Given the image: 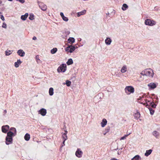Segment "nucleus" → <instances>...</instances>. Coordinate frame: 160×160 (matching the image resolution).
Listing matches in <instances>:
<instances>
[{
    "label": "nucleus",
    "instance_id": "nucleus-1",
    "mask_svg": "<svg viewBox=\"0 0 160 160\" xmlns=\"http://www.w3.org/2000/svg\"><path fill=\"white\" fill-rule=\"evenodd\" d=\"M16 135L13 133V132L9 131L7 132V136L5 138V143L6 144L8 145L12 143L13 137Z\"/></svg>",
    "mask_w": 160,
    "mask_h": 160
},
{
    "label": "nucleus",
    "instance_id": "nucleus-2",
    "mask_svg": "<svg viewBox=\"0 0 160 160\" xmlns=\"http://www.w3.org/2000/svg\"><path fill=\"white\" fill-rule=\"evenodd\" d=\"M76 45L77 44H76L75 45H68L65 48V50L67 52L72 53L76 49L78 48Z\"/></svg>",
    "mask_w": 160,
    "mask_h": 160
},
{
    "label": "nucleus",
    "instance_id": "nucleus-3",
    "mask_svg": "<svg viewBox=\"0 0 160 160\" xmlns=\"http://www.w3.org/2000/svg\"><path fill=\"white\" fill-rule=\"evenodd\" d=\"M125 92L127 94H129L131 93L134 92V88L131 86H127L125 89Z\"/></svg>",
    "mask_w": 160,
    "mask_h": 160
},
{
    "label": "nucleus",
    "instance_id": "nucleus-4",
    "mask_svg": "<svg viewBox=\"0 0 160 160\" xmlns=\"http://www.w3.org/2000/svg\"><path fill=\"white\" fill-rule=\"evenodd\" d=\"M67 66L65 64H62L58 68L57 71L58 72H64L66 70Z\"/></svg>",
    "mask_w": 160,
    "mask_h": 160
},
{
    "label": "nucleus",
    "instance_id": "nucleus-5",
    "mask_svg": "<svg viewBox=\"0 0 160 160\" xmlns=\"http://www.w3.org/2000/svg\"><path fill=\"white\" fill-rule=\"evenodd\" d=\"M144 23L146 25L150 26H152L156 24V22L155 21L150 19H146L145 20Z\"/></svg>",
    "mask_w": 160,
    "mask_h": 160
},
{
    "label": "nucleus",
    "instance_id": "nucleus-6",
    "mask_svg": "<svg viewBox=\"0 0 160 160\" xmlns=\"http://www.w3.org/2000/svg\"><path fill=\"white\" fill-rule=\"evenodd\" d=\"M145 71L146 76L151 77H153L154 73L152 69L151 68L147 69L145 70Z\"/></svg>",
    "mask_w": 160,
    "mask_h": 160
},
{
    "label": "nucleus",
    "instance_id": "nucleus-7",
    "mask_svg": "<svg viewBox=\"0 0 160 160\" xmlns=\"http://www.w3.org/2000/svg\"><path fill=\"white\" fill-rule=\"evenodd\" d=\"M82 152L80 148H78L75 152L76 156L78 158H81L82 157Z\"/></svg>",
    "mask_w": 160,
    "mask_h": 160
},
{
    "label": "nucleus",
    "instance_id": "nucleus-8",
    "mask_svg": "<svg viewBox=\"0 0 160 160\" xmlns=\"http://www.w3.org/2000/svg\"><path fill=\"white\" fill-rule=\"evenodd\" d=\"M9 127L8 125L3 126L2 127V132L5 133L7 132L8 131L9 129Z\"/></svg>",
    "mask_w": 160,
    "mask_h": 160
},
{
    "label": "nucleus",
    "instance_id": "nucleus-9",
    "mask_svg": "<svg viewBox=\"0 0 160 160\" xmlns=\"http://www.w3.org/2000/svg\"><path fill=\"white\" fill-rule=\"evenodd\" d=\"M158 84L154 82H151L148 84V86L150 89H152L156 88Z\"/></svg>",
    "mask_w": 160,
    "mask_h": 160
},
{
    "label": "nucleus",
    "instance_id": "nucleus-10",
    "mask_svg": "<svg viewBox=\"0 0 160 160\" xmlns=\"http://www.w3.org/2000/svg\"><path fill=\"white\" fill-rule=\"evenodd\" d=\"M39 6L41 9L43 11H45L47 10V6L43 3L41 2L39 4Z\"/></svg>",
    "mask_w": 160,
    "mask_h": 160
},
{
    "label": "nucleus",
    "instance_id": "nucleus-11",
    "mask_svg": "<svg viewBox=\"0 0 160 160\" xmlns=\"http://www.w3.org/2000/svg\"><path fill=\"white\" fill-rule=\"evenodd\" d=\"M38 113L42 116H44L47 113L46 110L44 108H42L38 111Z\"/></svg>",
    "mask_w": 160,
    "mask_h": 160
},
{
    "label": "nucleus",
    "instance_id": "nucleus-12",
    "mask_svg": "<svg viewBox=\"0 0 160 160\" xmlns=\"http://www.w3.org/2000/svg\"><path fill=\"white\" fill-rule=\"evenodd\" d=\"M17 53L18 55L21 57H23L25 54L23 50L21 49H19L18 50Z\"/></svg>",
    "mask_w": 160,
    "mask_h": 160
},
{
    "label": "nucleus",
    "instance_id": "nucleus-13",
    "mask_svg": "<svg viewBox=\"0 0 160 160\" xmlns=\"http://www.w3.org/2000/svg\"><path fill=\"white\" fill-rule=\"evenodd\" d=\"M107 120L105 118L102 119V122L101 123V124L102 127H104L107 124Z\"/></svg>",
    "mask_w": 160,
    "mask_h": 160
},
{
    "label": "nucleus",
    "instance_id": "nucleus-14",
    "mask_svg": "<svg viewBox=\"0 0 160 160\" xmlns=\"http://www.w3.org/2000/svg\"><path fill=\"white\" fill-rule=\"evenodd\" d=\"M112 40L109 37H107L105 40V43L107 45H109L111 44Z\"/></svg>",
    "mask_w": 160,
    "mask_h": 160
},
{
    "label": "nucleus",
    "instance_id": "nucleus-15",
    "mask_svg": "<svg viewBox=\"0 0 160 160\" xmlns=\"http://www.w3.org/2000/svg\"><path fill=\"white\" fill-rule=\"evenodd\" d=\"M22 62L20 59L18 60L17 62L14 63V66L16 68H18L19 67V65L22 63Z\"/></svg>",
    "mask_w": 160,
    "mask_h": 160
},
{
    "label": "nucleus",
    "instance_id": "nucleus-16",
    "mask_svg": "<svg viewBox=\"0 0 160 160\" xmlns=\"http://www.w3.org/2000/svg\"><path fill=\"white\" fill-rule=\"evenodd\" d=\"M68 42L70 44H72L75 42V39L74 38L70 37L68 40Z\"/></svg>",
    "mask_w": 160,
    "mask_h": 160
},
{
    "label": "nucleus",
    "instance_id": "nucleus-17",
    "mask_svg": "<svg viewBox=\"0 0 160 160\" xmlns=\"http://www.w3.org/2000/svg\"><path fill=\"white\" fill-rule=\"evenodd\" d=\"M133 115L136 119L138 120L140 117V114L139 112L137 111L136 113L134 114Z\"/></svg>",
    "mask_w": 160,
    "mask_h": 160
},
{
    "label": "nucleus",
    "instance_id": "nucleus-18",
    "mask_svg": "<svg viewBox=\"0 0 160 160\" xmlns=\"http://www.w3.org/2000/svg\"><path fill=\"white\" fill-rule=\"evenodd\" d=\"M86 11L85 10H84L80 12H78L77 13V16L78 17L82 15H83L86 13Z\"/></svg>",
    "mask_w": 160,
    "mask_h": 160
},
{
    "label": "nucleus",
    "instance_id": "nucleus-19",
    "mask_svg": "<svg viewBox=\"0 0 160 160\" xmlns=\"http://www.w3.org/2000/svg\"><path fill=\"white\" fill-rule=\"evenodd\" d=\"M28 15V13H26L24 15H22L21 17V18L23 21L25 20Z\"/></svg>",
    "mask_w": 160,
    "mask_h": 160
},
{
    "label": "nucleus",
    "instance_id": "nucleus-20",
    "mask_svg": "<svg viewBox=\"0 0 160 160\" xmlns=\"http://www.w3.org/2000/svg\"><path fill=\"white\" fill-rule=\"evenodd\" d=\"M152 135L155 136L156 138H158L159 135V133L156 131H154L152 132Z\"/></svg>",
    "mask_w": 160,
    "mask_h": 160
},
{
    "label": "nucleus",
    "instance_id": "nucleus-21",
    "mask_svg": "<svg viewBox=\"0 0 160 160\" xmlns=\"http://www.w3.org/2000/svg\"><path fill=\"white\" fill-rule=\"evenodd\" d=\"M152 151V150L151 149L146 150L145 153V155L146 157L148 156L151 153Z\"/></svg>",
    "mask_w": 160,
    "mask_h": 160
},
{
    "label": "nucleus",
    "instance_id": "nucleus-22",
    "mask_svg": "<svg viewBox=\"0 0 160 160\" xmlns=\"http://www.w3.org/2000/svg\"><path fill=\"white\" fill-rule=\"evenodd\" d=\"M150 107L151 106L153 108H155L157 106L156 104H155L154 100H153L150 103Z\"/></svg>",
    "mask_w": 160,
    "mask_h": 160
},
{
    "label": "nucleus",
    "instance_id": "nucleus-23",
    "mask_svg": "<svg viewBox=\"0 0 160 160\" xmlns=\"http://www.w3.org/2000/svg\"><path fill=\"white\" fill-rule=\"evenodd\" d=\"M140 159H141L140 156L138 155H137L132 158L131 160H139Z\"/></svg>",
    "mask_w": 160,
    "mask_h": 160
},
{
    "label": "nucleus",
    "instance_id": "nucleus-24",
    "mask_svg": "<svg viewBox=\"0 0 160 160\" xmlns=\"http://www.w3.org/2000/svg\"><path fill=\"white\" fill-rule=\"evenodd\" d=\"M30 135L29 134H28V133H27L25 134L24 137V138L25 140L27 141H28L30 139Z\"/></svg>",
    "mask_w": 160,
    "mask_h": 160
},
{
    "label": "nucleus",
    "instance_id": "nucleus-25",
    "mask_svg": "<svg viewBox=\"0 0 160 160\" xmlns=\"http://www.w3.org/2000/svg\"><path fill=\"white\" fill-rule=\"evenodd\" d=\"M68 65H70L73 63V61L72 58H69L66 62Z\"/></svg>",
    "mask_w": 160,
    "mask_h": 160
},
{
    "label": "nucleus",
    "instance_id": "nucleus-26",
    "mask_svg": "<svg viewBox=\"0 0 160 160\" xmlns=\"http://www.w3.org/2000/svg\"><path fill=\"white\" fill-rule=\"evenodd\" d=\"M128 8V6L125 3H124L123 4L122 9L123 11H125Z\"/></svg>",
    "mask_w": 160,
    "mask_h": 160
},
{
    "label": "nucleus",
    "instance_id": "nucleus-27",
    "mask_svg": "<svg viewBox=\"0 0 160 160\" xmlns=\"http://www.w3.org/2000/svg\"><path fill=\"white\" fill-rule=\"evenodd\" d=\"M9 131H11L13 132V133L14 134H17V131L15 128L14 127H11L9 129Z\"/></svg>",
    "mask_w": 160,
    "mask_h": 160
},
{
    "label": "nucleus",
    "instance_id": "nucleus-28",
    "mask_svg": "<svg viewBox=\"0 0 160 160\" xmlns=\"http://www.w3.org/2000/svg\"><path fill=\"white\" fill-rule=\"evenodd\" d=\"M127 71V67L126 66H124L122 68L121 72L122 73H124L126 72Z\"/></svg>",
    "mask_w": 160,
    "mask_h": 160
},
{
    "label": "nucleus",
    "instance_id": "nucleus-29",
    "mask_svg": "<svg viewBox=\"0 0 160 160\" xmlns=\"http://www.w3.org/2000/svg\"><path fill=\"white\" fill-rule=\"evenodd\" d=\"M49 93L50 96H52L53 94V89L52 88H49Z\"/></svg>",
    "mask_w": 160,
    "mask_h": 160
},
{
    "label": "nucleus",
    "instance_id": "nucleus-30",
    "mask_svg": "<svg viewBox=\"0 0 160 160\" xmlns=\"http://www.w3.org/2000/svg\"><path fill=\"white\" fill-rule=\"evenodd\" d=\"M58 49L57 48H53L51 50V52L52 54H53L55 53L57 51Z\"/></svg>",
    "mask_w": 160,
    "mask_h": 160
},
{
    "label": "nucleus",
    "instance_id": "nucleus-31",
    "mask_svg": "<svg viewBox=\"0 0 160 160\" xmlns=\"http://www.w3.org/2000/svg\"><path fill=\"white\" fill-rule=\"evenodd\" d=\"M148 108L149 109L151 115H153L155 111L150 107H149V108Z\"/></svg>",
    "mask_w": 160,
    "mask_h": 160
},
{
    "label": "nucleus",
    "instance_id": "nucleus-32",
    "mask_svg": "<svg viewBox=\"0 0 160 160\" xmlns=\"http://www.w3.org/2000/svg\"><path fill=\"white\" fill-rule=\"evenodd\" d=\"M29 19L31 20H32L34 19V15L33 14L30 13V14Z\"/></svg>",
    "mask_w": 160,
    "mask_h": 160
},
{
    "label": "nucleus",
    "instance_id": "nucleus-33",
    "mask_svg": "<svg viewBox=\"0 0 160 160\" xmlns=\"http://www.w3.org/2000/svg\"><path fill=\"white\" fill-rule=\"evenodd\" d=\"M12 53V52L10 50L6 51H5V54L6 56H9Z\"/></svg>",
    "mask_w": 160,
    "mask_h": 160
},
{
    "label": "nucleus",
    "instance_id": "nucleus-34",
    "mask_svg": "<svg viewBox=\"0 0 160 160\" xmlns=\"http://www.w3.org/2000/svg\"><path fill=\"white\" fill-rule=\"evenodd\" d=\"M131 133H129L128 134H126L124 136L120 138V140H124L126 139V138Z\"/></svg>",
    "mask_w": 160,
    "mask_h": 160
},
{
    "label": "nucleus",
    "instance_id": "nucleus-35",
    "mask_svg": "<svg viewBox=\"0 0 160 160\" xmlns=\"http://www.w3.org/2000/svg\"><path fill=\"white\" fill-rule=\"evenodd\" d=\"M65 84L68 87H69L71 84V82L68 80H67Z\"/></svg>",
    "mask_w": 160,
    "mask_h": 160
},
{
    "label": "nucleus",
    "instance_id": "nucleus-36",
    "mask_svg": "<svg viewBox=\"0 0 160 160\" xmlns=\"http://www.w3.org/2000/svg\"><path fill=\"white\" fill-rule=\"evenodd\" d=\"M70 32L69 31H65L64 33V35L66 37H67L68 35L70 33Z\"/></svg>",
    "mask_w": 160,
    "mask_h": 160
},
{
    "label": "nucleus",
    "instance_id": "nucleus-37",
    "mask_svg": "<svg viewBox=\"0 0 160 160\" xmlns=\"http://www.w3.org/2000/svg\"><path fill=\"white\" fill-rule=\"evenodd\" d=\"M63 20L67 22L68 20V18L64 16L62 18Z\"/></svg>",
    "mask_w": 160,
    "mask_h": 160
},
{
    "label": "nucleus",
    "instance_id": "nucleus-38",
    "mask_svg": "<svg viewBox=\"0 0 160 160\" xmlns=\"http://www.w3.org/2000/svg\"><path fill=\"white\" fill-rule=\"evenodd\" d=\"M115 12H114V10H112V11L111 12L110 14V15L109 17H112V16L114 15L115 14Z\"/></svg>",
    "mask_w": 160,
    "mask_h": 160
},
{
    "label": "nucleus",
    "instance_id": "nucleus-39",
    "mask_svg": "<svg viewBox=\"0 0 160 160\" xmlns=\"http://www.w3.org/2000/svg\"><path fill=\"white\" fill-rule=\"evenodd\" d=\"M2 27L3 28H6L7 27V25L5 23L3 22L2 24Z\"/></svg>",
    "mask_w": 160,
    "mask_h": 160
},
{
    "label": "nucleus",
    "instance_id": "nucleus-40",
    "mask_svg": "<svg viewBox=\"0 0 160 160\" xmlns=\"http://www.w3.org/2000/svg\"><path fill=\"white\" fill-rule=\"evenodd\" d=\"M141 75L143 76H146V71L145 70L144 71H142V72L140 73Z\"/></svg>",
    "mask_w": 160,
    "mask_h": 160
},
{
    "label": "nucleus",
    "instance_id": "nucleus-41",
    "mask_svg": "<svg viewBox=\"0 0 160 160\" xmlns=\"http://www.w3.org/2000/svg\"><path fill=\"white\" fill-rule=\"evenodd\" d=\"M65 132L63 134L64 135H65V137H66V138H67V134L68 133V131L67 130L65 131Z\"/></svg>",
    "mask_w": 160,
    "mask_h": 160
},
{
    "label": "nucleus",
    "instance_id": "nucleus-42",
    "mask_svg": "<svg viewBox=\"0 0 160 160\" xmlns=\"http://www.w3.org/2000/svg\"><path fill=\"white\" fill-rule=\"evenodd\" d=\"M0 18L3 21L5 20L3 16L2 15H0Z\"/></svg>",
    "mask_w": 160,
    "mask_h": 160
},
{
    "label": "nucleus",
    "instance_id": "nucleus-43",
    "mask_svg": "<svg viewBox=\"0 0 160 160\" xmlns=\"http://www.w3.org/2000/svg\"><path fill=\"white\" fill-rule=\"evenodd\" d=\"M17 1H19L22 3H23L25 2V0H16Z\"/></svg>",
    "mask_w": 160,
    "mask_h": 160
},
{
    "label": "nucleus",
    "instance_id": "nucleus-44",
    "mask_svg": "<svg viewBox=\"0 0 160 160\" xmlns=\"http://www.w3.org/2000/svg\"><path fill=\"white\" fill-rule=\"evenodd\" d=\"M64 138V139L63 140L62 144H63V145L64 146L65 145V141L67 139V138Z\"/></svg>",
    "mask_w": 160,
    "mask_h": 160
},
{
    "label": "nucleus",
    "instance_id": "nucleus-45",
    "mask_svg": "<svg viewBox=\"0 0 160 160\" xmlns=\"http://www.w3.org/2000/svg\"><path fill=\"white\" fill-rule=\"evenodd\" d=\"M109 129H110V127H107V128H106V133L108 132L109 131Z\"/></svg>",
    "mask_w": 160,
    "mask_h": 160
},
{
    "label": "nucleus",
    "instance_id": "nucleus-46",
    "mask_svg": "<svg viewBox=\"0 0 160 160\" xmlns=\"http://www.w3.org/2000/svg\"><path fill=\"white\" fill-rule=\"evenodd\" d=\"M60 15L62 18L64 16L63 13L62 12H61L60 13Z\"/></svg>",
    "mask_w": 160,
    "mask_h": 160
},
{
    "label": "nucleus",
    "instance_id": "nucleus-47",
    "mask_svg": "<svg viewBox=\"0 0 160 160\" xmlns=\"http://www.w3.org/2000/svg\"><path fill=\"white\" fill-rule=\"evenodd\" d=\"M144 105H145L146 107H147V108L150 107L149 105L147 103H145Z\"/></svg>",
    "mask_w": 160,
    "mask_h": 160
},
{
    "label": "nucleus",
    "instance_id": "nucleus-48",
    "mask_svg": "<svg viewBox=\"0 0 160 160\" xmlns=\"http://www.w3.org/2000/svg\"><path fill=\"white\" fill-rule=\"evenodd\" d=\"M35 58H36V60H37V61L38 60H40L39 58V56H38V55H37L36 56Z\"/></svg>",
    "mask_w": 160,
    "mask_h": 160
},
{
    "label": "nucleus",
    "instance_id": "nucleus-49",
    "mask_svg": "<svg viewBox=\"0 0 160 160\" xmlns=\"http://www.w3.org/2000/svg\"><path fill=\"white\" fill-rule=\"evenodd\" d=\"M155 104H156L157 106V104L158 102V100H156L155 102H154Z\"/></svg>",
    "mask_w": 160,
    "mask_h": 160
},
{
    "label": "nucleus",
    "instance_id": "nucleus-50",
    "mask_svg": "<svg viewBox=\"0 0 160 160\" xmlns=\"http://www.w3.org/2000/svg\"><path fill=\"white\" fill-rule=\"evenodd\" d=\"M7 113V110H5L4 111V112H3V115H4L5 114H6Z\"/></svg>",
    "mask_w": 160,
    "mask_h": 160
},
{
    "label": "nucleus",
    "instance_id": "nucleus-51",
    "mask_svg": "<svg viewBox=\"0 0 160 160\" xmlns=\"http://www.w3.org/2000/svg\"><path fill=\"white\" fill-rule=\"evenodd\" d=\"M36 39L37 38L35 36H34L32 38V39L33 40H36Z\"/></svg>",
    "mask_w": 160,
    "mask_h": 160
},
{
    "label": "nucleus",
    "instance_id": "nucleus-52",
    "mask_svg": "<svg viewBox=\"0 0 160 160\" xmlns=\"http://www.w3.org/2000/svg\"><path fill=\"white\" fill-rule=\"evenodd\" d=\"M62 138H63V140L64 139V138H66V137H65V135H64L63 134V135H62Z\"/></svg>",
    "mask_w": 160,
    "mask_h": 160
},
{
    "label": "nucleus",
    "instance_id": "nucleus-53",
    "mask_svg": "<svg viewBox=\"0 0 160 160\" xmlns=\"http://www.w3.org/2000/svg\"><path fill=\"white\" fill-rule=\"evenodd\" d=\"M109 15H110V14L109 12H108V13H106V17L109 16Z\"/></svg>",
    "mask_w": 160,
    "mask_h": 160
},
{
    "label": "nucleus",
    "instance_id": "nucleus-54",
    "mask_svg": "<svg viewBox=\"0 0 160 160\" xmlns=\"http://www.w3.org/2000/svg\"><path fill=\"white\" fill-rule=\"evenodd\" d=\"M110 160H118L116 158H113L112 159H111Z\"/></svg>",
    "mask_w": 160,
    "mask_h": 160
},
{
    "label": "nucleus",
    "instance_id": "nucleus-55",
    "mask_svg": "<svg viewBox=\"0 0 160 160\" xmlns=\"http://www.w3.org/2000/svg\"><path fill=\"white\" fill-rule=\"evenodd\" d=\"M155 99H156V100H158V98L157 96H156V97H155Z\"/></svg>",
    "mask_w": 160,
    "mask_h": 160
},
{
    "label": "nucleus",
    "instance_id": "nucleus-56",
    "mask_svg": "<svg viewBox=\"0 0 160 160\" xmlns=\"http://www.w3.org/2000/svg\"><path fill=\"white\" fill-rule=\"evenodd\" d=\"M147 101L148 102H150V101L149 100H148H148H147V99H145V102H146V101Z\"/></svg>",
    "mask_w": 160,
    "mask_h": 160
},
{
    "label": "nucleus",
    "instance_id": "nucleus-57",
    "mask_svg": "<svg viewBox=\"0 0 160 160\" xmlns=\"http://www.w3.org/2000/svg\"><path fill=\"white\" fill-rule=\"evenodd\" d=\"M152 96H153L155 95V94H152Z\"/></svg>",
    "mask_w": 160,
    "mask_h": 160
},
{
    "label": "nucleus",
    "instance_id": "nucleus-58",
    "mask_svg": "<svg viewBox=\"0 0 160 160\" xmlns=\"http://www.w3.org/2000/svg\"><path fill=\"white\" fill-rule=\"evenodd\" d=\"M8 0L9 1H12L13 0Z\"/></svg>",
    "mask_w": 160,
    "mask_h": 160
},
{
    "label": "nucleus",
    "instance_id": "nucleus-59",
    "mask_svg": "<svg viewBox=\"0 0 160 160\" xmlns=\"http://www.w3.org/2000/svg\"><path fill=\"white\" fill-rule=\"evenodd\" d=\"M106 133H106V132L105 133H104V135H105L106 134Z\"/></svg>",
    "mask_w": 160,
    "mask_h": 160
},
{
    "label": "nucleus",
    "instance_id": "nucleus-60",
    "mask_svg": "<svg viewBox=\"0 0 160 160\" xmlns=\"http://www.w3.org/2000/svg\"><path fill=\"white\" fill-rule=\"evenodd\" d=\"M117 149H118V148H117L116 149H115V150H117Z\"/></svg>",
    "mask_w": 160,
    "mask_h": 160
},
{
    "label": "nucleus",
    "instance_id": "nucleus-61",
    "mask_svg": "<svg viewBox=\"0 0 160 160\" xmlns=\"http://www.w3.org/2000/svg\"><path fill=\"white\" fill-rule=\"evenodd\" d=\"M2 14V12H0V14Z\"/></svg>",
    "mask_w": 160,
    "mask_h": 160
},
{
    "label": "nucleus",
    "instance_id": "nucleus-62",
    "mask_svg": "<svg viewBox=\"0 0 160 160\" xmlns=\"http://www.w3.org/2000/svg\"><path fill=\"white\" fill-rule=\"evenodd\" d=\"M118 154L119 155V152H118Z\"/></svg>",
    "mask_w": 160,
    "mask_h": 160
},
{
    "label": "nucleus",
    "instance_id": "nucleus-63",
    "mask_svg": "<svg viewBox=\"0 0 160 160\" xmlns=\"http://www.w3.org/2000/svg\"><path fill=\"white\" fill-rule=\"evenodd\" d=\"M73 77L75 78V76H73Z\"/></svg>",
    "mask_w": 160,
    "mask_h": 160
},
{
    "label": "nucleus",
    "instance_id": "nucleus-64",
    "mask_svg": "<svg viewBox=\"0 0 160 160\" xmlns=\"http://www.w3.org/2000/svg\"><path fill=\"white\" fill-rule=\"evenodd\" d=\"M81 39H80V41H81Z\"/></svg>",
    "mask_w": 160,
    "mask_h": 160
}]
</instances>
